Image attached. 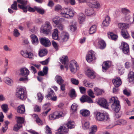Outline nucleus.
<instances>
[{
	"mask_svg": "<svg viewBox=\"0 0 134 134\" xmlns=\"http://www.w3.org/2000/svg\"><path fill=\"white\" fill-rule=\"evenodd\" d=\"M75 123L73 121H69L65 126L68 127H66L65 125L61 126L58 129V133L57 134H64L68 132V129H71L74 128L75 126Z\"/></svg>",
	"mask_w": 134,
	"mask_h": 134,
	"instance_id": "obj_1",
	"label": "nucleus"
},
{
	"mask_svg": "<svg viewBox=\"0 0 134 134\" xmlns=\"http://www.w3.org/2000/svg\"><path fill=\"white\" fill-rule=\"evenodd\" d=\"M95 118L96 120L100 121H106L110 120V118L108 114L106 112H96Z\"/></svg>",
	"mask_w": 134,
	"mask_h": 134,
	"instance_id": "obj_2",
	"label": "nucleus"
},
{
	"mask_svg": "<svg viewBox=\"0 0 134 134\" xmlns=\"http://www.w3.org/2000/svg\"><path fill=\"white\" fill-rule=\"evenodd\" d=\"M110 103L113 102L111 105L112 109L116 113L118 112L120 109V102L116 97H112L109 100Z\"/></svg>",
	"mask_w": 134,
	"mask_h": 134,
	"instance_id": "obj_3",
	"label": "nucleus"
},
{
	"mask_svg": "<svg viewBox=\"0 0 134 134\" xmlns=\"http://www.w3.org/2000/svg\"><path fill=\"white\" fill-rule=\"evenodd\" d=\"M17 2L21 4L18 5L19 7L21 9H22L24 12H26L27 10L30 12H33L35 11V8H33L31 7H26L25 5L27 4V1H24L23 0H17Z\"/></svg>",
	"mask_w": 134,
	"mask_h": 134,
	"instance_id": "obj_4",
	"label": "nucleus"
},
{
	"mask_svg": "<svg viewBox=\"0 0 134 134\" xmlns=\"http://www.w3.org/2000/svg\"><path fill=\"white\" fill-rule=\"evenodd\" d=\"M74 13L75 12L71 9L65 8L62 10L61 15L63 17L69 18L74 16Z\"/></svg>",
	"mask_w": 134,
	"mask_h": 134,
	"instance_id": "obj_5",
	"label": "nucleus"
},
{
	"mask_svg": "<svg viewBox=\"0 0 134 134\" xmlns=\"http://www.w3.org/2000/svg\"><path fill=\"white\" fill-rule=\"evenodd\" d=\"M69 68L71 72L73 74H75L79 69V67L76 62L72 60L68 64Z\"/></svg>",
	"mask_w": 134,
	"mask_h": 134,
	"instance_id": "obj_6",
	"label": "nucleus"
},
{
	"mask_svg": "<svg viewBox=\"0 0 134 134\" xmlns=\"http://www.w3.org/2000/svg\"><path fill=\"white\" fill-rule=\"evenodd\" d=\"M52 28L50 23L46 22L42 26L41 28V30L44 34L47 35L51 32Z\"/></svg>",
	"mask_w": 134,
	"mask_h": 134,
	"instance_id": "obj_7",
	"label": "nucleus"
},
{
	"mask_svg": "<svg viewBox=\"0 0 134 134\" xmlns=\"http://www.w3.org/2000/svg\"><path fill=\"white\" fill-rule=\"evenodd\" d=\"M16 96L22 100L25 99L26 97V92L25 89L22 88H18L16 91Z\"/></svg>",
	"mask_w": 134,
	"mask_h": 134,
	"instance_id": "obj_8",
	"label": "nucleus"
},
{
	"mask_svg": "<svg viewBox=\"0 0 134 134\" xmlns=\"http://www.w3.org/2000/svg\"><path fill=\"white\" fill-rule=\"evenodd\" d=\"M64 116V114L62 112H55L49 115V119L50 120H53L63 116Z\"/></svg>",
	"mask_w": 134,
	"mask_h": 134,
	"instance_id": "obj_9",
	"label": "nucleus"
},
{
	"mask_svg": "<svg viewBox=\"0 0 134 134\" xmlns=\"http://www.w3.org/2000/svg\"><path fill=\"white\" fill-rule=\"evenodd\" d=\"M96 54L93 51H91L87 55L86 59L88 62H91L96 59Z\"/></svg>",
	"mask_w": 134,
	"mask_h": 134,
	"instance_id": "obj_10",
	"label": "nucleus"
},
{
	"mask_svg": "<svg viewBox=\"0 0 134 134\" xmlns=\"http://www.w3.org/2000/svg\"><path fill=\"white\" fill-rule=\"evenodd\" d=\"M69 38L68 34L66 32H62L60 36H59L58 41L61 43H64L67 41Z\"/></svg>",
	"mask_w": 134,
	"mask_h": 134,
	"instance_id": "obj_11",
	"label": "nucleus"
},
{
	"mask_svg": "<svg viewBox=\"0 0 134 134\" xmlns=\"http://www.w3.org/2000/svg\"><path fill=\"white\" fill-rule=\"evenodd\" d=\"M21 55L26 58H28L31 59H33L34 55L32 53L29 52L27 51L22 50L20 52Z\"/></svg>",
	"mask_w": 134,
	"mask_h": 134,
	"instance_id": "obj_12",
	"label": "nucleus"
},
{
	"mask_svg": "<svg viewBox=\"0 0 134 134\" xmlns=\"http://www.w3.org/2000/svg\"><path fill=\"white\" fill-rule=\"evenodd\" d=\"M60 60L61 62L64 64L65 68L68 70L69 69L68 65V59L67 56L63 55L60 58Z\"/></svg>",
	"mask_w": 134,
	"mask_h": 134,
	"instance_id": "obj_13",
	"label": "nucleus"
},
{
	"mask_svg": "<svg viewBox=\"0 0 134 134\" xmlns=\"http://www.w3.org/2000/svg\"><path fill=\"white\" fill-rule=\"evenodd\" d=\"M120 48V49H122V51L125 54H127L129 52V45L126 43L124 42L122 43Z\"/></svg>",
	"mask_w": 134,
	"mask_h": 134,
	"instance_id": "obj_14",
	"label": "nucleus"
},
{
	"mask_svg": "<svg viewBox=\"0 0 134 134\" xmlns=\"http://www.w3.org/2000/svg\"><path fill=\"white\" fill-rule=\"evenodd\" d=\"M98 103L103 108L106 109H108L109 105L105 99L103 98L99 99Z\"/></svg>",
	"mask_w": 134,
	"mask_h": 134,
	"instance_id": "obj_15",
	"label": "nucleus"
},
{
	"mask_svg": "<svg viewBox=\"0 0 134 134\" xmlns=\"http://www.w3.org/2000/svg\"><path fill=\"white\" fill-rule=\"evenodd\" d=\"M40 41L41 44L45 47H49L51 44L49 40L47 38H41Z\"/></svg>",
	"mask_w": 134,
	"mask_h": 134,
	"instance_id": "obj_16",
	"label": "nucleus"
},
{
	"mask_svg": "<svg viewBox=\"0 0 134 134\" xmlns=\"http://www.w3.org/2000/svg\"><path fill=\"white\" fill-rule=\"evenodd\" d=\"M19 75L20 76H27L30 73V71L29 70L25 67L21 68L19 69Z\"/></svg>",
	"mask_w": 134,
	"mask_h": 134,
	"instance_id": "obj_17",
	"label": "nucleus"
},
{
	"mask_svg": "<svg viewBox=\"0 0 134 134\" xmlns=\"http://www.w3.org/2000/svg\"><path fill=\"white\" fill-rule=\"evenodd\" d=\"M81 102L83 103L87 102L88 103H92L93 101L91 98L87 95L83 96L80 99Z\"/></svg>",
	"mask_w": 134,
	"mask_h": 134,
	"instance_id": "obj_18",
	"label": "nucleus"
},
{
	"mask_svg": "<svg viewBox=\"0 0 134 134\" xmlns=\"http://www.w3.org/2000/svg\"><path fill=\"white\" fill-rule=\"evenodd\" d=\"M111 65V62L109 61H107L103 63L102 65L103 71L105 72L110 66Z\"/></svg>",
	"mask_w": 134,
	"mask_h": 134,
	"instance_id": "obj_19",
	"label": "nucleus"
},
{
	"mask_svg": "<svg viewBox=\"0 0 134 134\" xmlns=\"http://www.w3.org/2000/svg\"><path fill=\"white\" fill-rule=\"evenodd\" d=\"M113 82L116 87H118L120 86L122 83L121 80L119 77H117L112 80Z\"/></svg>",
	"mask_w": 134,
	"mask_h": 134,
	"instance_id": "obj_20",
	"label": "nucleus"
},
{
	"mask_svg": "<svg viewBox=\"0 0 134 134\" xmlns=\"http://www.w3.org/2000/svg\"><path fill=\"white\" fill-rule=\"evenodd\" d=\"M30 37L32 43L35 45H37L38 43V40L36 36L32 34L31 35Z\"/></svg>",
	"mask_w": 134,
	"mask_h": 134,
	"instance_id": "obj_21",
	"label": "nucleus"
},
{
	"mask_svg": "<svg viewBox=\"0 0 134 134\" xmlns=\"http://www.w3.org/2000/svg\"><path fill=\"white\" fill-rule=\"evenodd\" d=\"M86 74L91 79H93L95 77L94 71L90 69H88L87 70L86 72Z\"/></svg>",
	"mask_w": 134,
	"mask_h": 134,
	"instance_id": "obj_22",
	"label": "nucleus"
},
{
	"mask_svg": "<svg viewBox=\"0 0 134 134\" xmlns=\"http://www.w3.org/2000/svg\"><path fill=\"white\" fill-rule=\"evenodd\" d=\"M95 12L92 8H89L86 9L85 10V13L86 15L90 16L94 14Z\"/></svg>",
	"mask_w": 134,
	"mask_h": 134,
	"instance_id": "obj_23",
	"label": "nucleus"
},
{
	"mask_svg": "<svg viewBox=\"0 0 134 134\" xmlns=\"http://www.w3.org/2000/svg\"><path fill=\"white\" fill-rule=\"evenodd\" d=\"M5 83L10 86H12L14 84L13 80L9 77H6L4 79Z\"/></svg>",
	"mask_w": 134,
	"mask_h": 134,
	"instance_id": "obj_24",
	"label": "nucleus"
},
{
	"mask_svg": "<svg viewBox=\"0 0 134 134\" xmlns=\"http://www.w3.org/2000/svg\"><path fill=\"white\" fill-rule=\"evenodd\" d=\"M58 30L57 29H55L54 30L52 34L53 39L57 40L58 41L59 36H58Z\"/></svg>",
	"mask_w": 134,
	"mask_h": 134,
	"instance_id": "obj_25",
	"label": "nucleus"
},
{
	"mask_svg": "<svg viewBox=\"0 0 134 134\" xmlns=\"http://www.w3.org/2000/svg\"><path fill=\"white\" fill-rule=\"evenodd\" d=\"M94 93L96 95L98 96L104 93V91L99 88L96 87L94 88Z\"/></svg>",
	"mask_w": 134,
	"mask_h": 134,
	"instance_id": "obj_26",
	"label": "nucleus"
},
{
	"mask_svg": "<svg viewBox=\"0 0 134 134\" xmlns=\"http://www.w3.org/2000/svg\"><path fill=\"white\" fill-rule=\"evenodd\" d=\"M110 22V18L108 16H106L105 17V19L103 21V25L104 26H107L109 25Z\"/></svg>",
	"mask_w": 134,
	"mask_h": 134,
	"instance_id": "obj_27",
	"label": "nucleus"
},
{
	"mask_svg": "<svg viewBox=\"0 0 134 134\" xmlns=\"http://www.w3.org/2000/svg\"><path fill=\"white\" fill-rule=\"evenodd\" d=\"M128 78L130 82L132 83H134V74L133 71H131L129 72Z\"/></svg>",
	"mask_w": 134,
	"mask_h": 134,
	"instance_id": "obj_28",
	"label": "nucleus"
},
{
	"mask_svg": "<svg viewBox=\"0 0 134 134\" xmlns=\"http://www.w3.org/2000/svg\"><path fill=\"white\" fill-rule=\"evenodd\" d=\"M119 28L121 29L122 31L124 29L128 28L129 27V24H127L120 23L118 24Z\"/></svg>",
	"mask_w": 134,
	"mask_h": 134,
	"instance_id": "obj_29",
	"label": "nucleus"
},
{
	"mask_svg": "<svg viewBox=\"0 0 134 134\" xmlns=\"http://www.w3.org/2000/svg\"><path fill=\"white\" fill-rule=\"evenodd\" d=\"M55 79L57 83L59 85L63 83L64 82V80L60 76H56L55 77Z\"/></svg>",
	"mask_w": 134,
	"mask_h": 134,
	"instance_id": "obj_30",
	"label": "nucleus"
},
{
	"mask_svg": "<svg viewBox=\"0 0 134 134\" xmlns=\"http://www.w3.org/2000/svg\"><path fill=\"white\" fill-rule=\"evenodd\" d=\"M25 107L23 105H21L18 107L17 109V111L21 114H23L25 112Z\"/></svg>",
	"mask_w": 134,
	"mask_h": 134,
	"instance_id": "obj_31",
	"label": "nucleus"
},
{
	"mask_svg": "<svg viewBox=\"0 0 134 134\" xmlns=\"http://www.w3.org/2000/svg\"><path fill=\"white\" fill-rule=\"evenodd\" d=\"M97 26L95 25L92 26L89 30V34H92L95 33L97 30Z\"/></svg>",
	"mask_w": 134,
	"mask_h": 134,
	"instance_id": "obj_32",
	"label": "nucleus"
},
{
	"mask_svg": "<svg viewBox=\"0 0 134 134\" xmlns=\"http://www.w3.org/2000/svg\"><path fill=\"white\" fill-rule=\"evenodd\" d=\"M105 43L103 40H100L98 42V46L99 48L103 49L105 48Z\"/></svg>",
	"mask_w": 134,
	"mask_h": 134,
	"instance_id": "obj_33",
	"label": "nucleus"
},
{
	"mask_svg": "<svg viewBox=\"0 0 134 134\" xmlns=\"http://www.w3.org/2000/svg\"><path fill=\"white\" fill-rule=\"evenodd\" d=\"M85 16L83 14L81 13L79 14L78 19L80 24H82L85 21Z\"/></svg>",
	"mask_w": 134,
	"mask_h": 134,
	"instance_id": "obj_34",
	"label": "nucleus"
},
{
	"mask_svg": "<svg viewBox=\"0 0 134 134\" xmlns=\"http://www.w3.org/2000/svg\"><path fill=\"white\" fill-rule=\"evenodd\" d=\"M80 113L84 116H87L89 115L90 113L89 110H87L83 109L80 111Z\"/></svg>",
	"mask_w": 134,
	"mask_h": 134,
	"instance_id": "obj_35",
	"label": "nucleus"
},
{
	"mask_svg": "<svg viewBox=\"0 0 134 134\" xmlns=\"http://www.w3.org/2000/svg\"><path fill=\"white\" fill-rule=\"evenodd\" d=\"M108 35L109 38L113 40H116L117 38V36L114 34L112 32H109L108 33Z\"/></svg>",
	"mask_w": 134,
	"mask_h": 134,
	"instance_id": "obj_36",
	"label": "nucleus"
},
{
	"mask_svg": "<svg viewBox=\"0 0 134 134\" xmlns=\"http://www.w3.org/2000/svg\"><path fill=\"white\" fill-rule=\"evenodd\" d=\"M117 124L115 125H125L127 124V121L124 119H121L118 120L116 121Z\"/></svg>",
	"mask_w": 134,
	"mask_h": 134,
	"instance_id": "obj_37",
	"label": "nucleus"
},
{
	"mask_svg": "<svg viewBox=\"0 0 134 134\" xmlns=\"http://www.w3.org/2000/svg\"><path fill=\"white\" fill-rule=\"evenodd\" d=\"M82 126L83 129H87L90 127V123L88 121H84L82 122Z\"/></svg>",
	"mask_w": 134,
	"mask_h": 134,
	"instance_id": "obj_38",
	"label": "nucleus"
},
{
	"mask_svg": "<svg viewBox=\"0 0 134 134\" xmlns=\"http://www.w3.org/2000/svg\"><path fill=\"white\" fill-rule=\"evenodd\" d=\"M121 35L125 39H127L130 36L129 34L126 30L121 31Z\"/></svg>",
	"mask_w": 134,
	"mask_h": 134,
	"instance_id": "obj_39",
	"label": "nucleus"
},
{
	"mask_svg": "<svg viewBox=\"0 0 134 134\" xmlns=\"http://www.w3.org/2000/svg\"><path fill=\"white\" fill-rule=\"evenodd\" d=\"M33 116L35 118V119L37 123L39 125H42V121L38 117V116L36 114H34L33 115Z\"/></svg>",
	"mask_w": 134,
	"mask_h": 134,
	"instance_id": "obj_40",
	"label": "nucleus"
},
{
	"mask_svg": "<svg viewBox=\"0 0 134 134\" xmlns=\"http://www.w3.org/2000/svg\"><path fill=\"white\" fill-rule=\"evenodd\" d=\"M83 83L85 86L91 88L93 86V83L87 81L86 80H84L83 81Z\"/></svg>",
	"mask_w": 134,
	"mask_h": 134,
	"instance_id": "obj_41",
	"label": "nucleus"
},
{
	"mask_svg": "<svg viewBox=\"0 0 134 134\" xmlns=\"http://www.w3.org/2000/svg\"><path fill=\"white\" fill-rule=\"evenodd\" d=\"M61 19L58 16H56L54 17L53 19V22L57 25L60 23V21Z\"/></svg>",
	"mask_w": 134,
	"mask_h": 134,
	"instance_id": "obj_42",
	"label": "nucleus"
},
{
	"mask_svg": "<svg viewBox=\"0 0 134 134\" xmlns=\"http://www.w3.org/2000/svg\"><path fill=\"white\" fill-rule=\"evenodd\" d=\"M48 95L46 96V97L48 98V99H50L49 98L52 97L54 94V93L53 90L49 89L48 90Z\"/></svg>",
	"mask_w": 134,
	"mask_h": 134,
	"instance_id": "obj_43",
	"label": "nucleus"
},
{
	"mask_svg": "<svg viewBox=\"0 0 134 134\" xmlns=\"http://www.w3.org/2000/svg\"><path fill=\"white\" fill-rule=\"evenodd\" d=\"M121 11L123 14L126 15L131 13V12L129 9L125 8H122Z\"/></svg>",
	"mask_w": 134,
	"mask_h": 134,
	"instance_id": "obj_44",
	"label": "nucleus"
},
{
	"mask_svg": "<svg viewBox=\"0 0 134 134\" xmlns=\"http://www.w3.org/2000/svg\"><path fill=\"white\" fill-rule=\"evenodd\" d=\"M125 21L130 24H131L132 22V18L130 15H126L125 17Z\"/></svg>",
	"mask_w": 134,
	"mask_h": 134,
	"instance_id": "obj_45",
	"label": "nucleus"
},
{
	"mask_svg": "<svg viewBox=\"0 0 134 134\" xmlns=\"http://www.w3.org/2000/svg\"><path fill=\"white\" fill-rule=\"evenodd\" d=\"M47 53V50L46 49H43L40 51L39 54L40 57H41L45 55Z\"/></svg>",
	"mask_w": 134,
	"mask_h": 134,
	"instance_id": "obj_46",
	"label": "nucleus"
},
{
	"mask_svg": "<svg viewBox=\"0 0 134 134\" xmlns=\"http://www.w3.org/2000/svg\"><path fill=\"white\" fill-rule=\"evenodd\" d=\"M97 130V127L96 125L92 126L91 128V131L90 134H94Z\"/></svg>",
	"mask_w": 134,
	"mask_h": 134,
	"instance_id": "obj_47",
	"label": "nucleus"
},
{
	"mask_svg": "<svg viewBox=\"0 0 134 134\" xmlns=\"http://www.w3.org/2000/svg\"><path fill=\"white\" fill-rule=\"evenodd\" d=\"M1 107L3 111L5 113H6L8 110V105L6 104H2Z\"/></svg>",
	"mask_w": 134,
	"mask_h": 134,
	"instance_id": "obj_48",
	"label": "nucleus"
},
{
	"mask_svg": "<svg viewBox=\"0 0 134 134\" xmlns=\"http://www.w3.org/2000/svg\"><path fill=\"white\" fill-rule=\"evenodd\" d=\"M22 127L21 124H18V123L15 125L14 126L13 130L14 131H17Z\"/></svg>",
	"mask_w": 134,
	"mask_h": 134,
	"instance_id": "obj_49",
	"label": "nucleus"
},
{
	"mask_svg": "<svg viewBox=\"0 0 134 134\" xmlns=\"http://www.w3.org/2000/svg\"><path fill=\"white\" fill-rule=\"evenodd\" d=\"M16 118L17 119L16 121L18 124L23 123L24 122V120L23 118L18 116H16Z\"/></svg>",
	"mask_w": 134,
	"mask_h": 134,
	"instance_id": "obj_50",
	"label": "nucleus"
},
{
	"mask_svg": "<svg viewBox=\"0 0 134 134\" xmlns=\"http://www.w3.org/2000/svg\"><path fill=\"white\" fill-rule=\"evenodd\" d=\"M76 23H75L74 24L70 25L69 26L70 30L72 32H74L76 29Z\"/></svg>",
	"mask_w": 134,
	"mask_h": 134,
	"instance_id": "obj_51",
	"label": "nucleus"
},
{
	"mask_svg": "<svg viewBox=\"0 0 134 134\" xmlns=\"http://www.w3.org/2000/svg\"><path fill=\"white\" fill-rule=\"evenodd\" d=\"M69 95L72 98L76 97L75 92L74 89H72L70 90Z\"/></svg>",
	"mask_w": 134,
	"mask_h": 134,
	"instance_id": "obj_52",
	"label": "nucleus"
},
{
	"mask_svg": "<svg viewBox=\"0 0 134 134\" xmlns=\"http://www.w3.org/2000/svg\"><path fill=\"white\" fill-rule=\"evenodd\" d=\"M19 80L25 82H27L29 80V79L27 76L20 77Z\"/></svg>",
	"mask_w": 134,
	"mask_h": 134,
	"instance_id": "obj_53",
	"label": "nucleus"
},
{
	"mask_svg": "<svg viewBox=\"0 0 134 134\" xmlns=\"http://www.w3.org/2000/svg\"><path fill=\"white\" fill-rule=\"evenodd\" d=\"M78 105L75 103H73L71 106V110L72 111H76L77 109Z\"/></svg>",
	"mask_w": 134,
	"mask_h": 134,
	"instance_id": "obj_54",
	"label": "nucleus"
},
{
	"mask_svg": "<svg viewBox=\"0 0 134 134\" xmlns=\"http://www.w3.org/2000/svg\"><path fill=\"white\" fill-rule=\"evenodd\" d=\"M37 96L38 97V99L39 102H41L43 100V97L42 94L40 92H39L37 94Z\"/></svg>",
	"mask_w": 134,
	"mask_h": 134,
	"instance_id": "obj_55",
	"label": "nucleus"
},
{
	"mask_svg": "<svg viewBox=\"0 0 134 134\" xmlns=\"http://www.w3.org/2000/svg\"><path fill=\"white\" fill-rule=\"evenodd\" d=\"M70 81L72 84L75 85H77L79 83L78 80L74 78H71Z\"/></svg>",
	"mask_w": 134,
	"mask_h": 134,
	"instance_id": "obj_56",
	"label": "nucleus"
},
{
	"mask_svg": "<svg viewBox=\"0 0 134 134\" xmlns=\"http://www.w3.org/2000/svg\"><path fill=\"white\" fill-rule=\"evenodd\" d=\"M35 10L39 13L43 14L44 13V10L41 8L37 7H35Z\"/></svg>",
	"mask_w": 134,
	"mask_h": 134,
	"instance_id": "obj_57",
	"label": "nucleus"
},
{
	"mask_svg": "<svg viewBox=\"0 0 134 134\" xmlns=\"http://www.w3.org/2000/svg\"><path fill=\"white\" fill-rule=\"evenodd\" d=\"M52 45L54 48L56 50L58 49V44L54 41L53 40L52 41Z\"/></svg>",
	"mask_w": 134,
	"mask_h": 134,
	"instance_id": "obj_58",
	"label": "nucleus"
},
{
	"mask_svg": "<svg viewBox=\"0 0 134 134\" xmlns=\"http://www.w3.org/2000/svg\"><path fill=\"white\" fill-rule=\"evenodd\" d=\"M45 132L47 134H52L51 129L48 125H47L46 127Z\"/></svg>",
	"mask_w": 134,
	"mask_h": 134,
	"instance_id": "obj_59",
	"label": "nucleus"
},
{
	"mask_svg": "<svg viewBox=\"0 0 134 134\" xmlns=\"http://www.w3.org/2000/svg\"><path fill=\"white\" fill-rule=\"evenodd\" d=\"M17 2L16 1L14 2V3L11 6V8L14 10H17Z\"/></svg>",
	"mask_w": 134,
	"mask_h": 134,
	"instance_id": "obj_60",
	"label": "nucleus"
},
{
	"mask_svg": "<svg viewBox=\"0 0 134 134\" xmlns=\"http://www.w3.org/2000/svg\"><path fill=\"white\" fill-rule=\"evenodd\" d=\"M87 93L88 95L92 98H94L95 97V96L93 95L94 93L91 90L89 89L87 91Z\"/></svg>",
	"mask_w": 134,
	"mask_h": 134,
	"instance_id": "obj_61",
	"label": "nucleus"
},
{
	"mask_svg": "<svg viewBox=\"0 0 134 134\" xmlns=\"http://www.w3.org/2000/svg\"><path fill=\"white\" fill-rule=\"evenodd\" d=\"M56 26L59 30H62L64 29V26L62 24L59 23L56 25Z\"/></svg>",
	"mask_w": 134,
	"mask_h": 134,
	"instance_id": "obj_62",
	"label": "nucleus"
},
{
	"mask_svg": "<svg viewBox=\"0 0 134 134\" xmlns=\"http://www.w3.org/2000/svg\"><path fill=\"white\" fill-rule=\"evenodd\" d=\"M20 35V33L16 29H15L14 31V36L16 37H17L19 36Z\"/></svg>",
	"mask_w": 134,
	"mask_h": 134,
	"instance_id": "obj_63",
	"label": "nucleus"
},
{
	"mask_svg": "<svg viewBox=\"0 0 134 134\" xmlns=\"http://www.w3.org/2000/svg\"><path fill=\"white\" fill-rule=\"evenodd\" d=\"M49 62V58H48L45 60L40 62H39L41 64L43 65H47L48 63Z\"/></svg>",
	"mask_w": 134,
	"mask_h": 134,
	"instance_id": "obj_64",
	"label": "nucleus"
}]
</instances>
